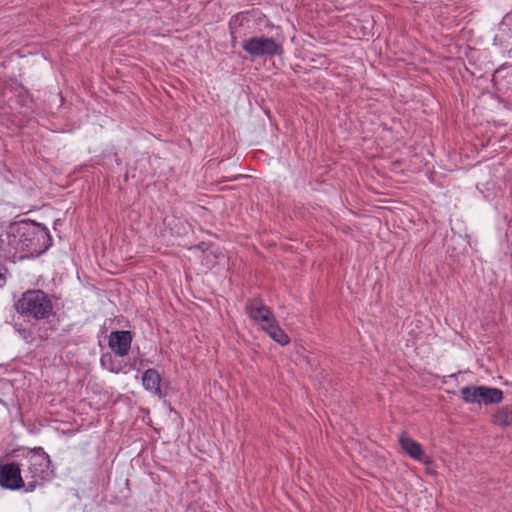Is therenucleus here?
I'll return each instance as SVG.
<instances>
[{
    "instance_id": "obj_15",
    "label": "nucleus",
    "mask_w": 512,
    "mask_h": 512,
    "mask_svg": "<svg viewBox=\"0 0 512 512\" xmlns=\"http://www.w3.org/2000/svg\"><path fill=\"white\" fill-rule=\"evenodd\" d=\"M45 481H41L40 479L32 478V481H29L27 484L24 483V489L26 492L34 491L38 486H42Z\"/></svg>"
},
{
    "instance_id": "obj_14",
    "label": "nucleus",
    "mask_w": 512,
    "mask_h": 512,
    "mask_svg": "<svg viewBox=\"0 0 512 512\" xmlns=\"http://www.w3.org/2000/svg\"><path fill=\"white\" fill-rule=\"evenodd\" d=\"M163 223L165 226H167L170 229L171 235H176V236L181 235L180 226L183 223L180 219L175 218V217L165 218Z\"/></svg>"
},
{
    "instance_id": "obj_19",
    "label": "nucleus",
    "mask_w": 512,
    "mask_h": 512,
    "mask_svg": "<svg viewBox=\"0 0 512 512\" xmlns=\"http://www.w3.org/2000/svg\"><path fill=\"white\" fill-rule=\"evenodd\" d=\"M204 245H205V243H201V244L199 245V247L202 249V251H205Z\"/></svg>"
},
{
    "instance_id": "obj_2",
    "label": "nucleus",
    "mask_w": 512,
    "mask_h": 512,
    "mask_svg": "<svg viewBox=\"0 0 512 512\" xmlns=\"http://www.w3.org/2000/svg\"><path fill=\"white\" fill-rule=\"evenodd\" d=\"M22 254L20 256H40L52 244L48 229L34 221L22 227Z\"/></svg>"
},
{
    "instance_id": "obj_12",
    "label": "nucleus",
    "mask_w": 512,
    "mask_h": 512,
    "mask_svg": "<svg viewBox=\"0 0 512 512\" xmlns=\"http://www.w3.org/2000/svg\"><path fill=\"white\" fill-rule=\"evenodd\" d=\"M262 329L266 331L274 341L282 346L287 345L290 342L289 336L279 327L276 318L273 323H269Z\"/></svg>"
},
{
    "instance_id": "obj_7",
    "label": "nucleus",
    "mask_w": 512,
    "mask_h": 512,
    "mask_svg": "<svg viewBox=\"0 0 512 512\" xmlns=\"http://www.w3.org/2000/svg\"><path fill=\"white\" fill-rule=\"evenodd\" d=\"M22 227H11L10 231L0 234V250L8 256L22 254Z\"/></svg>"
},
{
    "instance_id": "obj_16",
    "label": "nucleus",
    "mask_w": 512,
    "mask_h": 512,
    "mask_svg": "<svg viewBox=\"0 0 512 512\" xmlns=\"http://www.w3.org/2000/svg\"><path fill=\"white\" fill-rule=\"evenodd\" d=\"M111 360H112L111 355H110V354H105V355H103V356L101 357V364H102L103 366H106V363H108V361H110V362H111Z\"/></svg>"
},
{
    "instance_id": "obj_3",
    "label": "nucleus",
    "mask_w": 512,
    "mask_h": 512,
    "mask_svg": "<svg viewBox=\"0 0 512 512\" xmlns=\"http://www.w3.org/2000/svg\"><path fill=\"white\" fill-rule=\"evenodd\" d=\"M460 393L463 401L469 404H498L504 398L501 389L488 386H466L461 388Z\"/></svg>"
},
{
    "instance_id": "obj_8",
    "label": "nucleus",
    "mask_w": 512,
    "mask_h": 512,
    "mask_svg": "<svg viewBox=\"0 0 512 512\" xmlns=\"http://www.w3.org/2000/svg\"><path fill=\"white\" fill-rule=\"evenodd\" d=\"M0 485L10 490L24 486L19 464L12 462L0 465Z\"/></svg>"
},
{
    "instance_id": "obj_4",
    "label": "nucleus",
    "mask_w": 512,
    "mask_h": 512,
    "mask_svg": "<svg viewBox=\"0 0 512 512\" xmlns=\"http://www.w3.org/2000/svg\"><path fill=\"white\" fill-rule=\"evenodd\" d=\"M242 48L252 57L274 56L283 53V47L273 38L251 37L243 42Z\"/></svg>"
},
{
    "instance_id": "obj_5",
    "label": "nucleus",
    "mask_w": 512,
    "mask_h": 512,
    "mask_svg": "<svg viewBox=\"0 0 512 512\" xmlns=\"http://www.w3.org/2000/svg\"><path fill=\"white\" fill-rule=\"evenodd\" d=\"M29 471L32 478L41 481H49L54 476L50 457L42 447H36L30 451Z\"/></svg>"
},
{
    "instance_id": "obj_9",
    "label": "nucleus",
    "mask_w": 512,
    "mask_h": 512,
    "mask_svg": "<svg viewBox=\"0 0 512 512\" xmlns=\"http://www.w3.org/2000/svg\"><path fill=\"white\" fill-rule=\"evenodd\" d=\"M132 343V334L128 330L112 331L109 336V347L118 356L128 354Z\"/></svg>"
},
{
    "instance_id": "obj_18",
    "label": "nucleus",
    "mask_w": 512,
    "mask_h": 512,
    "mask_svg": "<svg viewBox=\"0 0 512 512\" xmlns=\"http://www.w3.org/2000/svg\"><path fill=\"white\" fill-rule=\"evenodd\" d=\"M101 259L103 260V262H98V265H99V266L106 265V261L108 260V258L103 257V258H101Z\"/></svg>"
},
{
    "instance_id": "obj_17",
    "label": "nucleus",
    "mask_w": 512,
    "mask_h": 512,
    "mask_svg": "<svg viewBox=\"0 0 512 512\" xmlns=\"http://www.w3.org/2000/svg\"><path fill=\"white\" fill-rule=\"evenodd\" d=\"M111 360H112L111 355H110V354H105V355H103V356L101 357V364H102L103 366H106V363H108V361H110V362H111Z\"/></svg>"
},
{
    "instance_id": "obj_6",
    "label": "nucleus",
    "mask_w": 512,
    "mask_h": 512,
    "mask_svg": "<svg viewBox=\"0 0 512 512\" xmlns=\"http://www.w3.org/2000/svg\"><path fill=\"white\" fill-rule=\"evenodd\" d=\"M245 310L252 320L260 324L261 328L274 322L275 316L272 310L264 305L259 298L248 300Z\"/></svg>"
},
{
    "instance_id": "obj_10",
    "label": "nucleus",
    "mask_w": 512,
    "mask_h": 512,
    "mask_svg": "<svg viewBox=\"0 0 512 512\" xmlns=\"http://www.w3.org/2000/svg\"><path fill=\"white\" fill-rule=\"evenodd\" d=\"M161 376L156 369H147L142 375V384L144 388L158 396H162L161 392Z\"/></svg>"
},
{
    "instance_id": "obj_11",
    "label": "nucleus",
    "mask_w": 512,
    "mask_h": 512,
    "mask_svg": "<svg viewBox=\"0 0 512 512\" xmlns=\"http://www.w3.org/2000/svg\"><path fill=\"white\" fill-rule=\"evenodd\" d=\"M399 443L402 449L413 459L421 461L422 455L424 454L422 446L406 436L404 433L399 437Z\"/></svg>"
},
{
    "instance_id": "obj_1",
    "label": "nucleus",
    "mask_w": 512,
    "mask_h": 512,
    "mask_svg": "<svg viewBox=\"0 0 512 512\" xmlns=\"http://www.w3.org/2000/svg\"><path fill=\"white\" fill-rule=\"evenodd\" d=\"M15 308L22 316L40 320L52 313L53 305L42 290H28L16 302Z\"/></svg>"
},
{
    "instance_id": "obj_13",
    "label": "nucleus",
    "mask_w": 512,
    "mask_h": 512,
    "mask_svg": "<svg viewBox=\"0 0 512 512\" xmlns=\"http://www.w3.org/2000/svg\"><path fill=\"white\" fill-rule=\"evenodd\" d=\"M492 423L501 427L512 425V406H505L492 415Z\"/></svg>"
}]
</instances>
